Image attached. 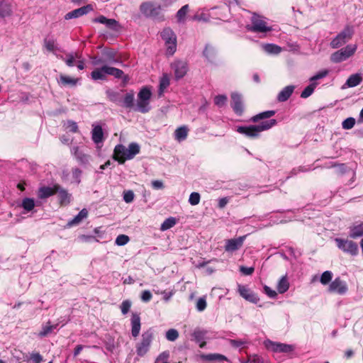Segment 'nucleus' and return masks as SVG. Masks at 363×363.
Listing matches in <instances>:
<instances>
[{"label":"nucleus","instance_id":"nucleus-1","mask_svg":"<svg viewBox=\"0 0 363 363\" xmlns=\"http://www.w3.org/2000/svg\"><path fill=\"white\" fill-rule=\"evenodd\" d=\"M277 121L272 118L262 121L257 125H250L247 126H238L236 131L247 138H257L262 131L267 130L277 125Z\"/></svg>","mask_w":363,"mask_h":363},{"label":"nucleus","instance_id":"nucleus-54","mask_svg":"<svg viewBox=\"0 0 363 363\" xmlns=\"http://www.w3.org/2000/svg\"><path fill=\"white\" fill-rule=\"evenodd\" d=\"M200 194L198 192H192L189 198V202L192 206H196L200 202Z\"/></svg>","mask_w":363,"mask_h":363},{"label":"nucleus","instance_id":"nucleus-43","mask_svg":"<svg viewBox=\"0 0 363 363\" xmlns=\"http://www.w3.org/2000/svg\"><path fill=\"white\" fill-rule=\"evenodd\" d=\"M21 206L26 212H30L35 207V201L33 199L31 198H24L22 200Z\"/></svg>","mask_w":363,"mask_h":363},{"label":"nucleus","instance_id":"nucleus-46","mask_svg":"<svg viewBox=\"0 0 363 363\" xmlns=\"http://www.w3.org/2000/svg\"><path fill=\"white\" fill-rule=\"evenodd\" d=\"M189 11V5L183 6L177 13L176 17L179 23L183 22L185 19L186 15Z\"/></svg>","mask_w":363,"mask_h":363},{"label":"nucleus","instance_id":"nucleus-22","mask_svg":"<svg viewBox=\"0 0 363 363\" xmlns=\"http://www.w3.org/2000/svg\"><path fill=\"white\" fill-rule=\"evenodd\" d=\"M131 335L133 337H137L140 331L141 323L140 317L138 313H133L131 317Z\"/></svg>","mask_w":363,"mask_h":363},{"label":"nucleus","instance_id":"nucleus-26","mask_svg":"<svg viewBox=\"0 0 363 363\" xmlns=\"http://www.w3.org/2000/svg\"><path fill=\"white\" fill-rule=\"evenodd\" d=\"M88 216V211L86 208L81 210L79 213L72 219L68 221L67 226L70 228L79 224Z\"/></svg>","mask_w":363,"mask_h":363},{"label":"nucleus","instance_id":"nucleus-15","mask_svg":"<svg viewBox=\"0 0 363 363\" xmlns=\"http://www.w3.org/2000/svg\"><path fill=\"white\" fill-rule=\"evenodd\" d=\"M232 101L230 106L237 116H242L244 112V105L242 95L238 93L231 94Z\"/></svg>","mask_w":363,"mask_h":363},{"label":"nucleus","instance_id":"nucleus-42","mask_svg":"<svg viewBox=\"0 0 363 363\" xmlns=\"http://www.w3.org/2000/svg\"><path fill=\"white\" fill-rule=\"evenodd\" d=\"M363 236V223L355 225L350 228V237L352 238H357Z\"/></svg>","mask_w":363,"mask_h":363},{"label":"nucleus","instance_id":"nucleus-31","mask_svg":"<svg viewBox=\"0 0 363 363\" xmlns=\"http://www.w3.org/2000/svg\"><path fill=\"white\" fill-rule=\"evenodd\" d=\"M11 5L4 1L0 0V16L1 18L9 17L12 15Z\"/></svg>","mask_w":363,"mask_h":363},{"label":"nucleus","instance_id":"nucleus-45","mask_svg":"<svg viewBox=\"0 0 363 363\" xmlns=\"http://www.w3.org/2000/svg\"><path fill=\"white\" fill-rule=\"evenodd\" d=\"M151 96L152 92L150 89L147 86L143 87L138 94V98L142 99L143 100L145 99L149 101H150Z\"/></svg>","mask_w":363,"mask_h":363},{"label":"nucleus","instance_id":"nucleus-49","mask_svg":"<svg viewBox=\"0 0 363 363\" xmlns=\"http://www.w3.org/2000/svg\"><path fill=\"white\" fill-rule=\"evenodd\" d=\"M165 337L169 341H175L179 337V332L174 328L169 329L166 332Z\"/></svg>","mask_w":363,"mask_h":363},{"label":"nucleus","instance_id":"nucleus-28","mask_svg":"<svg viewBox=\"0 0 363 363\" xmlns=\"http://www.w3.org/2000/svg\"><path fill=\"white\" fill-rule=\"evenodd\" d=\"M134 109L135 111H138L142 113H146L151 109L150 101L138 98L136 107Z\"/></svg>","mask_w":363,"mask_h":363},{"label":"nucleus","instance_id":"nucleus-48","mask_svg":"<svg viewBox=\"0 0 363 363\" xmlns=\"http://www.w3.org/2000/svg\"><path fill=\"white\" fill-rule=\"evenodd\" d=\"M60 58L65 61L68 67H73L74 65V62L75 58H79L78 55L76 53L75 55L73 53H68L65 58L63 56H60Z\"/></svg>","mask_w":363,"mask_h":363},{"label":"nucleus","instance_id":"nucleus-14","mask_svg":"<svg viewBox=\"0 0 363 363\" xmlns=\"http://www.w3.org/2000/svg\"><path fill=\"white\" fill-rule=\"evenodd\" d=\"M265 346L267 349L271 350L274 352L289 353L294 350V347L292 345L273 342L267 340L265 342Z\"/></svg>","mask_w":363,"mask_h":363},{"label":"nucleus","instance_id":"nucleus-7","mask_svg":"<svg viewBox=\"0 0 363 363\" xmlns=\"http://www.w3.org/2000/svg\"><path fill=\"white\" fill-rule=\"evenodd\" d=\"M354 32V27L347 25L344 29L330 41V47L333 49L340 48L352 38Z\"/></svg>","mask_w":363,"mask_h":363},{"label":"nucleus","instance_id":"nucleus-12","mask_svg":"<svg viewBox=\"0 0 363 363\" xmlns=\"http://www.w3.org/2000/svg\"><path fill=\"white\" fill-rule=\"evenodd\" d=\"M171 68L174 70L176 80L182 79L187 73L188 63L184 60H177L171 64Z\"/></svg>","mask_w":363,"mask_h":363},{"label":"nucleus","instance_id":"nucleus-52","mask_svg":"<svg viewBox=\"0 0 363 363\" xmlns=\"http://www.w3.org/2000/svg\"><path fill=\"white\" fill-rule=\"evenodd\" d=\"M355 125V119L352 117H349L344 120L342 123V127L345 130H350Z\"/></svg>","mask_w":363,"mask_h":363},{"label":"nucleus","instance_id":"nucleus-2","mask_svg":"<svg viewBox=\"0 0 363 363\" xmlns=\"http://www.w3.org/2000/svg\"><path fill=\"white\" fill-rule=\"evenodd\" d=\"M123 90L116 91L111 89L106 91L107 98L111 102L125 108H133L135 102V94L133 91L128 92L123 96Z\"/></svg>","mask_w":363,"mask_h":363},{"label":"nucleus","instance_id":"nucleus-17","mask_svg":"<svg viewBox=\"0 0 363 363\" xmlns=\"http://www.w3.org/2000/svg\"><path fill=\"white\" fill-rule=\"evenodd\" d=\"M247 235L240 236L237 238L229 239L226 240L225 250L226 252H235L239 250L243 245Z\"/></svg>","mask_w":363,"mask_h":363},{"label":"nucleus","instance_id":"nucleus-27","mask_svg":"<svg viewBox=\"0 0 363 363\" xmlns=\"http://www.w3.org/2000/svg\"><path fill=\"white\" fill-rule=\"evenodd\" d=\"M57 40L53 36L48 35L43 40L44 48L52 52L57 50Z\"/></svg>","mask_w":363,"mask_h":363},{"label":"nucleus","instance_id":"nucleus-50","mask_svg":"<svg viewBox=\"0 0 363 363\" xmlns=\"http://www.w3.org/2000/svg\"><path fill=\"white\" fill-rule=\"evenodd\" d=\"M332 278L333 273L330 271H325L321 274L320 281L323 285H326L332 280Z\"/></svg>","mask_w":363,"mask_h":363},{"label":"nucleus","instance_id":"nucleus-21","mask_svg":"<svg viewBox=\"0 0 363 363\" xmlns=\"http://www.w3.org/2000/svg\"><path fill=\"white\" fill-rule=\"evenodd\" d=\"M127 148L121 144L117 145L114 148L113 159L123 164L126 159Z\"/></svg>","mask_w":363,"mask_h":363},{"label":"nucleus","instance_id":"nucleus-63","mask_svg":"<svg viewBox=\"0 0 363 363\" xmlns=\"http://www.w3.org/2000/svg\"><path fill=\"white\" fill-rule=\"evenodd\" d=\"M55 328L54 325H46L43 328V330L40 332V335L41 337L47 336L49 333H50L53 329Z\"/></svg>","mask_w":363,"mask_h":363},{"label":"nucleus","instance_id":"nucleus-29","mask_svg":"<svg viewBox=\"0 0 363 363\" xmlns=\"http://www.w3.org/2000/svg\"><path fill=\"white\" fill-rule=\"evenodd\" d=\"M276 113V111L274 110H269L265 111L261 113H259L258 114H256L255 116H252L250 119V122L257 123L261 120L270 118L272 116H274Z\"/></svg>","mask_w":363,"mask_h":363},{"label":"nucleus","instance_id":"nucleus-6","mask_svg":"<svg viewBox=\"0 0 363 363\" xmlns=\"http://www.w3.org/2000/svg\"><path fill=\"white\" fill-rule=\"evenodd\" d=\"M245 28L247 31L257 33H266L272 30L271 26H267L263 17L257 13H253L251 24H247Z\"/></svg>","mask_w":363,"mask_h":363},{"label":"nucleus","instance_id":"nucleus-37","mask_svg":"<svg viewBox=\"0 0 363 363\" xmlns=\"http://www.w3.org/2000/svg\"><path fill=\"white\" fill-rule=\"evenodd\" d=\"M206 331L203 330L196 329L194 331L192 336L196 342L201 343L200 347H202L204 344V340L206 335Z\"/></svg>","mask_w":363,"mask_h":363},{"label":"nucleus","instance_id":"nucleus-51","mask_svg":"<svg viewBox=\"0 0 363 363\" xmlns=\"http://www.w3.org/2000/svg\"><path fill=\"white\" fill-rule=\"evenodd\" d=\"M228 98L225 95H218L214 98V103L218 107H223L226 104Z\"/></svg>","mask_w":363,"mask_h":363},{"label":"nucleus","instance_id":"nucleus-33","mask_svg":"<svg viewBox=\"0 0 363 363\" xmlns=\"http://www.w3.org/2000/svg\"><path fill=\"white\" fill-rule=\"evenodd\" d=\"M78 80V79H74L67 75L60 74L58 84L61 86H69L73 87L77 85Z\"/></svg>","mask_w":363,"mask_h":363},{"label":"nucleus","instance_id":"nucleus-25","mask_svg":"<svg viewBox=\"0 0 363 363\" xmlns=\"http://www.w3.org/2000/svg\"><path fill=\"white\" fill-rule=\"evenodd\" d=\"M200 359L206 362H222L228 360V358L225 355L218 353L201 354L200 355Z\"/></svg>","mask_w":363,"mask_h":363},{"label":"nucleus","instance_id":"nucleus-3","mask_svg":"<svg viewBox=\"0 0 363 363\" xmlns=\"http://www.w3.org/2000/svg\"><path fill=\"white\" fill-rule=\"evenodd\" d=\"M162 6L152 1H144L140 5V11L147 18L157 22L165 21L164 14L162 12Z\"/></svg>","mask_w":363,"mask_h":363},{"label":"nucleus","instance_id":"nucleus-19","mask_svg":"<svg viewBox=\"0 0 363 363\" xmlns=\"http://www.w3.org/2000/svg\"><path fill=\"white\" fill-rule=\"evenodd\" d=\"M202 55L208 62L214 64L216 60L217 50L212 44L206 43L202 52Z\"/></svg>","mask_w":363,"mask_h":363},{"label":"nucleus","instance_id":"nucleus-5","mask_svg":"<svg viewBox=\"0 0 363 363\" xmlns=\"http://www.w3.org/2000/svg\"><path fill=\"white\" fill-rule=\"evenodd\" d=\"M162 39L164 41L166 55L172 56L177 50V35L169 27L164 28L160 33Z\"/></svg>","mask_w":363,"mask_h":363},{"label":"nucleus","instance_id":"nucleus-34","mask_svg":"<svg viewBox=\"0 0 363 363\" xmlns=\"http://www.w3.org/2000/svg\"><path fill=\"white\" fill-rule=\"evenodd\" d=\"M140 152V146L136 143H131L127 148L126 159L131 160Z\"/></svg>","mask_w":363,"mask_h":363},{"label":"nucleus","instance_id":"nucleus-20","mask_svg":"<svg viewBox=\"0 0 363 363\" xmlns=\"http://www.w3.org/2000/svg\"><path fill=\"white\" fill-rule=\"evenodd\" d=\"M55 194H58L60 205L65 206L70 203L72 195L60 185H55Z\"/></svg>","mask_w":363,"mask_h":363},{"label":"nucleus","instance_id":"nucleus-40","mask_svg":"<svg viewBox=\"0 0 363 363\" xmlns=\"http://www.w3.org/2000/svg\"><path fill=\"white\" fill-rule=\"evenodd\" d=\"M277 288V291L280 294H284L288 291L289 288V283L286 276H284L279 279Z\"/></svg>","mask_w":363,"mask_h":363},{"label":"nucleus","instance_id":"nucleus-16","mask_svg":"<svg viewBox=\"0 0 363 363\" xmlns=\"http://www.w3.org/2000/svg\"><path fill=\"white\" fill-rule=\"evenodd\" d=\"M93 6L91 4H87L86 6H82L79 9L71 11L65 14V19L70 20L72 18H77L81 17L84 15L87 14L90 11H93Z\"/></svg>","mask_w":363,"mask_h":363},{"label":"nucleus","instance_id":"nucleus-10","mask_svg":"<svg viewBox=\"0 0 363 363\" xmlns=\"http://www.w3.org/2000/svg\"><path fill=\"white\" fill-rule=\"evenodd\" d=\"M337 247L342 252L356 256L358 254L359 248L356 242L352 240L337 238L335 239Z\"/></svg>","mask_w":363,"mask_h":363},{"label":"nucleus","instance_id":"nucleus-38","mask_svg":"<svg viewBox=\"0 0 363 363\" xmlns=\"http://www.w3.org/2000/svg\"><path fill=\"white\" fill-rule=\"evenodd\" d=\"M188 128L186 126H182L176 129L174 138L179 142L184 140L187 138Z\"/></svg>","mask_w":363,"mask_h":363},{"label":"nucleus","instance_id":"nucleus-55","mask_svg":"<svg viewBox=\"0 0 363 363\" xmlns=\"http://www.w3.org/2000/svg\"><path fill=\"white\" fill-rule=\"evenodd\" d=\"M82 174V171L78 167H74L72 169V178L77 184H79L81 182Z\"/></svg>","mask_w":363,"mask_h":363},{"label":"nucleus","instance_id":"nucleus-32","mask_svg":"<svg viewBox=\"0 0 363 363\" xmlns=\"http://www.w3.org/2000/svg\"><path fill=\"white\" fill-rule=\"evenodd\" d=\"M92 136H91V138H92V140L98 144L99 143H101L102 140H103V138H104V133H103V130H102V128L101 125H94L93 129H92Z\"/></svg>","mask_w":363,"mask_h":363},{"label":"nucleus","instance_id":"nucleus-36","mask_svg":"<svg viewBox=\"0 0 363 363\" xmlns=\"http://www.w3.org/2000/svg\"><path fill=\"white\" fill-rule=\"evenodd\" d=\"M262 48L267 53L272 55H278L281 51V47L273 43L264 44Z\"/></svg>","mask_w":363,"mask_h":363},{"label":"nucleus","instance_id":"nucleus-8","mask_svg":"<svg viewBox=\"0 0 363 363\" xmlns=\"http://www.w3.org/2000/svg\"><path fill=\"white\" fill-rule=\"evenodd\" d=\"M357 45L350 44L338 50L330 55V61L333 63L344 62L352 57L357 50Z\"/></svg>","mask_w":363,"mask_h":363},{"label":"nucleus","instance_id":"nucleus-58","mask_svg":"<svg viewBox=\"0 0 363 363\" xmlns=\"http://www.w3.org/2000/svg\"><path fill=\"white\" fill-rule=\"evenodd\" d=\"M130 307H131V301H129V300L123 301L121 305V313L123 315L127 314L128 312L130 311Z\"/></svg>","mask_w":363,"mask_h":363},{"label":"nucleus","instance_id":"nucleus-47","mask_svg":"<svg viewBox=\"0 0 363 363\" xmlns=\"http://www.w3.org/2000/svg\"><path fill=\"white\" fill-rule=\"evenodd\" d=\"M108 75L113 76L116 79H121L124 76V72L120 69L108 66Z\"/></svg>","mask_w":363,"mask_h":363},{"label":"nucleus","instance_id":"nucleus-35","mask_svg":"<svg viewBox=\"0 0 363 363\" xmlns=\"http://www.w3.org/2000/svg\"><path fill=\"white\" fill-rule=\"evenodd\" d=\"M55 194V185L53 187L43 186L39 189V198L47 199Z\"/></svg>","mask_w":363,"mask_h":363},{"label":"nucleus","instance_id":"nucleus-60","mask_svg":"<svg viewBox=\"0 0 363 363\" xmlns=\"http://www.w3.org/2000/svg\"><path fill=\"white\" fill-rule=\"evenodd\" d=\"M28 360L32 361V363H40L43 361V356L38 352H33L30 354Z\"/></svg>","mask_w":363,"mask_h":363},{"label":"nucleus","instance_id":"nucleus-56","mask_svg":"<svg viewBox=\"0 0 363 363\" xmlns=\"http://www.w3.org/2000/svg\"><path fill=\"white\" fill-rule=\"evenodd\" d=\"M66 129L71 133L78 132V125L76 122L73 121H68L66 123Z\"/></svg>","mask_w":363,"mask_h":363},{"label":"nucleus","instance_id":"nucleus-9","mask_svg":"<svg viewBox=\"0 0 363 363\" xmlns=\"http://www.w3.org/2000/svg\"><path fill=\"white\" fill-rule=\"evenodd\" d=\"M329 71L328 69H323L315 74L314 76L309 79L310 84L308 85L301 92V97L306 99L309 97L314 91V89L318 85L317 80L321 79L328 76Z\"/></svg>","mask_w":363,"mask_h":363},{"label":"nucleus","instance_id":"nucleus-18","mask_svg":"<svg viewBox=\"0 0 363 363\" xmlns=\"http://www.w3.org/2000/svg\"><path fill=\"white\" fill-rule=\"evenodd\" d=\"M238 292L240 295L245 300L253 303H257L259 301V298L255 292L252 291L250 289L245 286L241 284L238 285Z\"/></svg>","mask_w":363,"mask_h":363},{"label":"nucleus","instance_id":"nucleus-53","mask_svg":"<svg viewBox=\"0 0 363 363\" xmlns=\"http://www.w3.org/2000/svg\"><path fill=\"white\" fill-rule=\"evenodd\" d=\"M130 240V238L128 235H119L116 240H115V243L116 245H118V246H123L125 245H126Z\"/></svg>","mask_w":363,"mask_h":363},{"label":"nucleus","instance_id":"nucleus-61","mask_svg":"<svg viewBox=\"0 0 363 363\" xmlns=\"http://www.w3.org/2000/svg\"><path fill=\"white\" fill-rule=\"evenodd\" d=\"M105 25L108 28L116 30L117 29L118 23L115 19L108 18Z\"/></svg>","mask_w":363,"mask_h":363},{"label":"nucleus","instance_id":"nucleus-23","mask_svg":"<svg viewBox=\"0 0 363 363\" xmlns=\"http://www.w3.org/2000/svg\"><path fill=\"white\" fill-rule=\"evenodd\" d=\"M295 89V86L289 85L285 86L283 89L280 91L277 96V100L279 102H284L287 101L290 96L292 95Z\"/></svg>","mask_w":363,"mask_h":363},{"label":"nucleus","instance_id":"nucleus-24","mask_svg":"<svg viewBox=\"0 0 363 363\" xmlns=\"http://www.w3.org/2000/svg\"><path fill=\"white\" fill-rule=\"evenodd\" d=\"M108 75V66L104 65L101 68H96L91 73L92 79L94 80H106Z\"/></svg>","mask_w":363,"mask_h":363},{"label":"nucleus","instance_id":"nucleus-30","mask_svg":"<svg viewBox=\"0 0 363 363\" xmlns=\"http://www.w3.org/2000/svg\"><path fill=\"white\" fill-rule=\"evenodd\" d=\"M103 57L106 63L117 62L116 52L113 49H105L102 52Z\"/></svg>","mask_w":363,"mask_h":363},{"label":"nucleus","instance_id":"nucleus-64","mask_svg":"<svg viewBox=\"0 0 363 363\" xmlns=\"http://www.w3.org/2000/svg\"><path fill=\"white\" fill-rule=\"evenodd\" d=\"M264 291L269 298H274L277 296V292L267 285L264 286Z\"/></svg>","mask_w":363,"mask_h":363},{"label":"nucleus","instance_id":"nucleus-57","mask_svg":"<svg viewBox=\"0 0 363 363\" xmlns=\"http://www.w3.org/2000/svg\"><path fill=\"white\" fill-rule=\"evenodd\" d=\"M135 197V194L132 190L125 191L123 192V200L125 203H131Z\"/></svg>","mask_w":363,"mask_h":363},{"label":"nucleus","instance_id":"nucleus-4","mask_svg":"<svg viewBox=\"0 0 363 363\" xmlns=\"http://www.w3.org/2000/svg\"><path fill=\"white\" fill-rule=\"evenodd\" d=\"M154 338V332L152 328H149L144 331L141 335V340L135 345L136 353L139 357L145 356L149 351Z\"/></svg>","mask_w":363,"mask_h":363},{"label":"nucleus","instance_id":"nucleus-39","mask_svg":"<svg viewBox=\"0 0 363 363\" xmlns=\"http://www.w3.org/2000/svg\"><path fill=\"white\" fill-rule=\"evenodd\" d=\"M169 86V79L167 74H164L160 79L158 94L161 96L165 89Z\"/></svg>","mask_w":363,"mask_h":363},{"label":"nucleus","instance_id":"nucleus-41","mask_svg":"<svg viewBox=\"0 0 363 363\" xmlns=\"http://www.w3.org/2000/svg\"><path fill=\"white\" fill-rule=\"evenodd\" d=\"M362 79L359 74H352L346 81V85L348 87H354L359 84Z\"/></svg>","mask_w":363,"mask_h":363},{"label":"nucleus","instance_id":"nucleus-13","mask_svg":"<svg viewBox=\"0 0 363 363\" xmlns=\"http://www.w3.org/2000/svg\"><path fill=\"white\" fill-rule=\"evenodd\" d=\"M328 291L332 293H336L339 295H344L348 291L347 283L340 277H336L329 285Z\"/></svg>","mask_w":363,"mask_h":363},{"label":"nucleus","instance_id":"nucleus-11","mask_svg":"<svg viewBox=\"0 0 363 363\" xmlns=\"http://www.w3.org/2000/svg\"><path fill=\"white\" fill-rule=\"evenodd\" d=\"M71 153L82 167H86L89 164L91 157L83 148L74 146L71 148Z\"/></svg>","mask_w":363,"mask_h":363},{"label":"nucleus","instance_id":"nucleus-62","mask_svg":"<svg viewBox=\"0 0 363 363\" xmlns=\"http://www.w3.org/2000/svg\"><path fill=\"white\" fill-rule=\"evenodd\" d=\"M140 298L143 302L147 303L152 299V295L149 290H145L142 292Z\"/></svg>","mask_w":363,"mask_h":363},{"label":"nucleus","instance_id":"nucleus-59","mask_svg":"<svg viewBox=\"0 0 363 363\" xmlns=\"http://www.w3.org/2000/svg\"><path fill=\"white\" fill-rule=\"evenodd\" d=\"M207 306L205 297H201L199 298L196 303V309L199 311H203L206 309Z\"/></svg>","mask_w":363,"mask_h":363},{"label":"nucleus","instance_id":"nucleus-44","mask_svg":"<svg viewBox=\"0 0 363 363\" xmlns=\"http://www.w3.org/2000/svg\"><path fill=\"white\" fill-rule=\"evenodd\" d=\"M177 223V219L174 217H169L164 220L160 226V230L162 231L167 230L174 227Z\"/></svg>","mask_w":363,"mask_h":363}]
</instances>
